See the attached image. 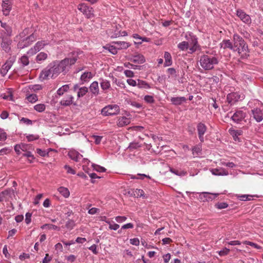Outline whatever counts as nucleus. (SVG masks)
I'll use <instances>...</instances> for the list:
<instances>
[{
    "mask_svg": "<svg viewBox=\"0 0 263 263\" xmlns=\"http://www.w3.org/2000/svg\"><path fill=\"white\" fill-rule=\"evenodd\" d=\"M245 99V95L240 91L232 92L227 95V100L229 104H234L236 102Z\"/></svg>",
    "mask_w": 263,
    "mask_h": 263,
    "instance_id": "6e6552de",
    "label": "nucleus"
},
{
    "mask_svg": "<svg viewBox=\"0 0 263 263\" xmlns=\"http://www.w3.org/2000/svg\"><path fill=\"white\" fill-rule=\"evenodd\" d=\"M131 61L137 64H142L145 61L144 56L140 54H137L133 56Z\"/></svg>",
    "mask_w": 263,
    "mask_h": 263,
    "instance_id": "a878e982",
    "label": "nucleus"
},
{
    "mask_svg": "<svg viewBox=\"0 0 263 263\" xmlns=\"http://www.w3.org/2000/svg\"><path fill=\"white\" fill-rule=\"evenodd\" d=\"M88 92V88L86 87H82L79 89L78 91V97L81 98L83 97Z\"/></svg>",
    "mask_w": 263,
    "mask_h": 263,
    "instance_id": "37998d69",
    "label": "nucleus"
},
{
    "mask_svg": "<svg viewBox=\"0 0 263 263\" xmlns=\"http://www.w3.org/2000/svg\"><path fill=\"white\" fill-rule=\"evenodd\" d=\"M164 67L170 66L173 64L172 57L171 54L167 51H165L164 53Z\"/></svg>",
    "mask_w": 263,
    "mask_h": 263,
    "instance_id": "4be33fe9",
    "label": "nucleus"
},
{
    "mask_svg": "<svg viewBox=\"0 0 263 263\" xmlns=\"http://www.w3.org/2000/svg\"><path fill=\"white\" fill-rule=\"evenodd\" d=\"M48 58V54L44 52H40L36 57L35 60L38 63H41Z\"/></svg>",
    "mask_w": 263,
    "mask_h": 263,
    "instance_id": "2f4dec72",
    "label": "nucleus"
},
{
    "mask_svg": "<svg viewBox=\"0 0 263 263\" xmlns=\"http://www.w3.org/2000/svg\"><path fill=\"white\" fill-rule=\"evenodd\" d=\"M144 100L148 103H153L154 102V97L150 95H146L144 98Z\"/></svg>",
    "mask_w": 263,
    "mask_h": 263,
    "instance_id": "13d9d810",
    "label": "nucleus"
},
{
    "mask_svg": "<svg viewBox=\"0 0 263 263\" xmlns=\"http://www.w3.org/2000/svg\"><path fill=\"white\" fill-rule=\"evenodd\" d=\"M68 155L71 159L77 162H80L83 157L81 154L74 149H70Z\"/></svg>",
    "mask_w": 263,
    "mask_h": 263,
    "instance_id": "2eb2a0df",
    "label": "nucleus"
},
{
    "mask_svg": "<svg viewBox=\"0 0 263 263\" xmlns=\"http://www.w3.org/2000/svg\"><path fill=\"white\" fill-rule=\"evenodd\" d=\"M114 43L115 45H117L119 50L127 49L130 46L129 43L124 41L115 42H114Z\"/></svg>",
    "mask_w": 263,
    "mask_h": 263,
    "instance_id": "c756f323",
    "label": "nucleus"
},
{
    "mask_svg": "<svg viewBox=\"0 0 263 263\" xmlns=\"http://www.w3.org/2000/svg\"><path fill=\"white\" fill-rule=\"evenodd\" d=\"M12 1L10 0L3 1L2 4L3 14L7 16L12 9Z\"/></svg>",
    "mask_w": 263,
    "mask_h": 263,
    "instance_id": "4468645a",
    "label": "nucleus"
},
{
    "mask_svg": "<svg viewBox=\"0 0 263 263\" xmlns=\"http://www.w3.org/2000/svg\"><path fill=\"white\" fill-rule=\"evenodd\" d=\"M69 89V85H64L58 89L57 93L59 96H62L64 92H67Z\"/></svg>",
    "mask_w": 263,
    "mask_h": 263,
    "instance_id": "58836bf2",
    "label": "nucleus"
},
{
    "mask_svg": "<svg viewBox=\"0 0 263 263\" xmlns=\"http://www.w3.org/2000/svg\"><path fill=\"white\" fill-rule=\"evenodd\" d=\"M104 48L106 49H107L110 53H111L113 54H116L118 52V48H117V45H106Z\"/></svg>",
    "mask_w": 263,
    "mask_h": 263,
    "instance_id": "4c0bfd02",
    "label": "nucleus"
},
{
    "mask_svg": "<svg viewBox=\"0 0 263 263\" xmlns=\"http://www.w3.org/2000/svg\"><path fill=\"white\" fill-rule=\"evenodd\" d=\"M210 171L213 175L216 176H227L229 174L228 172L222 167L212 168Z\"/></svg>",
    "mask_w": 263,
    "mask_h": 263,
    "instance_id": "f3484780",
    "label": "nucleus"
},
{
    "mask_svg": "<svg viewBox=\"0 0 263 263\" xmlns=\"http://www.w3.org/2000/svg\"><path fill=\"white\" fill-rule=\"evenodd\" d=\"M2 29H0V37H7L12 35V30L11 27L5 23L0 21Z\"/></svg>",
    "mask_w": 263,
    "mask_h": 263,
    "instance_id": "9b49d317",
    "label": "nucleus"
},
{
    "mask_svg": "<svg viewBox=\"0 0 263 263\" xmlns=\"http://www.w3.org/2000/svg\"><path fill=\"white\" fill-rule=\"evenodd\" d=\"M2 42L1 43V47L6 52H9L10 50V44L11 43V40H8L7 37H1Z\"/></svg>",
    "mask_w": 263,
    "mask_h": 263,
    "instance_id": "6ab92c4d",
    "label": "nucleus"
},
{
    "mask_svg": "<svg viewBox=\"0 0 263 263\" xmlns=\"http://www.w3.org/2000/svg\"><path fill=\"white\" fill-rule=\"evenodd\" d=\"M41 228L42 229V230H44V229H48V230H51V229H53V230H58V231H59L60 230V227L55 226V225H53L52 224H43V226H42L41 227Z\"/></svg>",
    "mask_w": 263,
    "mask_h": 263,
    "instance_id": "e433bc0d",
    "label": "nucleus"
},
{
    "mask_svg": "<svg viewBox=\"0 0 263 263\" xmlns=\"http://www.w3.org/2000/svg\"><path fill=\"white\" fill-rule=\"evenodd\" d=\"M78 53L73 52L71 56H69L61 61H54L49 64L40 73V78L42 80L57 78L61 72L66 73L71 66L75 64L78 60Z\"/></svg>",
    "mask_w": 263,
    "mask_h": 263,
    "instance_id": "f257e3e1",
    "label": "nucleus"
},
{
    "mask_svg": "<svg viewBox=\"0 0 263 263\" xmlns=\"http://www.w3.org/2000/svg\"><path fill=\"white\" fill-rule=\"evenodd\" d=\"M34 109L39 112H43L46 109V106L44 104H37L34 106Z\"/></svg>",
    "mask_w": 263,
    "mask_h": 263,
    "instance_id": "ea45409f",
    "label": "nucleus"
},
{
    "mask_svg": "<svg viewBox=\"0 0 263 263\" xmlns=\"http://www.w3.org/2000/svg\"><path fill=\"white\" fill-rule=\"evenodd\" d=\"M236 15L243 23L247 24H251V19L250 16L248 14H246L242 10H237L236 11Z\"/></svg>",
    "mask_w": 263,
    "mask_h": 263,
    "instance_id": "ddd939ff",
    "label": "nucleus"
},
{
    "mask_svg": "<svg viewBox=\"0 0 263 263\" xmlns=\"http://www.w3.org/2000/svg\"><path fill=\"white\" fill-rule=\"evenodd\" d=\"M144 195V192L140 189H136L134 192V196L137 197H141Z\"/></svg>",
    "mask_w": 263,
    "mask_h": 263,
    "instance_id": "774afa93",
    "label": "nucleus"
},
{
    "mask_svg": "<svg viewBox=\"0 0 263 263\" xmlns=\"http://www.w3.org/2000/svg\"><path fill=\"white\" fill-rule=\"evenodd\" d=\"M127 219L126 216H118L115 217V220L118 223H122Z\"/></svg>",
    "mask_w": 263,
    "mask_h": 263,
    "instance_id": "680f3d73",
    "label": "nucleus"
},
{
    "mask_svg": "<svg viewBox=\"0 0 263 263\" xmlns=\"http://www.w3.org/2000/svg\"><path fill=\"white\" fill-rule=\"evenodd\" d=\"M90 92L95 96L99 94V84L97 81H93L89 86Z\"/></svg>",
    "mask_w": 263,
    "mask_h": 263,
    "instance_id": "412c9836",
    "label": "nucleus"
},
{
    "mask_svg": "<svg viewBox=\"0 0 263 263\" xmlns=\"http://www.w3.org/2000/svg\"><path fill=\"white\" fill-rule=\"evenodd\" d=\"M189 51L188 53L192 54L196 52L197 50H200V46L198 44V41H195L192 43L189 44Z\"/></svg>",
    "mask_w": 263,
    "mask_h": 263,
    "instance_id": "b1692460",
    "label": "nucleus"
},
{
    "mask_svg": "<svg viewBox=\"0 0 263 263\" xmlns=\"http://www.w3.org/2000/svg\"><path fill=\"white\" fill-rule=\"evenodd\" d=\"M80 162H82V163L83 164L82 167H83V170L85 172H87V165H88L89 163V162H90L89 160H88L86 158H83L82 157V159L81 160Z\"/></svg>",
    "mask_w": 263,
    "mask_h": 263,
    "instance_id": "de8ad7c7",
    "label": "nucleus"
},
{
    "mask_svg": "<svg viewBox=\"0 0 263 263\" xmlns=\"http://www.w3.org/2000/svg\"><path fill=\"white\" fill-rule=\"evenodd\" d=\"M198 137L200 141L202 142L204 141L203 135L206 131V127L202 123H199L197 126Z\"/></svg>",
    "mask_w": 263,
    "mask_h": 263,
    "instance_id": "dca6fc26",
    "label": "nucleus"
},
{
    "mask_svg": "<svg viewBox=\"0 0 263 263\" xmlns=\"http://www.w3.org/2000/svg\"><path fill=\"white\" fill-rule=\"evenodd\" d=\"M200 66L204 70H211L218 64V58L212 55L203 54L199 57L198 61Z\"/></svg>",
    "mask_w": 263,
    "mask_h": 263,
    "instance_id": "f03ea898",
    "label": "nucleus"
},
{
    "mask_svg": "<svg viewBox=\"0 0 263 263\" xmlns=\"http://www.w3.org/2000/svg\"><path fill=\"white\" fill-rule=\"evenodd\" d=\"M93 77V74L90 72H85L81 76V80L83 82H87L89 81Z\"/></svg>",
    "mask_w": 263,
    "mask_h": 263,
    "instance_id": "473e14b6",
    "label": "nucleus"
},
{
    "mask_svg": "<svg viewBox=\"0 0 263 263\" xmlns=\"http://www.w3.org/2000/svg\"><path fill=\"white\" fill-rule=\"evenodd\" d=\"M177 47L180 51L189 50V43L186 41H182L177 45Z\"/></svg>",
    "mask_w": 263,
    "mask_h": 263,
    "instance_id": "f704fd0d",
    "label": "nucleus"
},
{
    "mask_svg": "<svg viewBox=\"0 0 263 263\" xmlns=\"http://www.w3.org/2000/svg\"><path fill=\"white\" fill-rule=\"evenodd\" d=\"M185 38L187 41L186 42L189 44L192 43L195 41H198L197 37L191 32L186 33L185 35Z\"/></svg>",
    "mask_w": 263,
    "mask_h": 263,
    "instance_id": "c85d7f7f",
    "label": "nucleus"
},
{
    "mask_svg": "<svg viewBox=\"0 0 263 263\" xmlns=\"http://www.w3.org/2000/svg\"><path fill=\"white\" fill-rule=\"evenodd\" d=\"M64 168L66 170V172L68 174H70L72 175H74L76 174V171L72 169L69 165H65L64 166Z\"/></svg>",
    "mask_w": 263,
    "mask_h": 263,
    "instance_id": "bf43d9fd",
    "label": "nucleus"
},
{
    "mask_svg": "<svg viewBox=\"0 0 263 263\" xmlns=\"http://www.w3.org/2000/svg\"><path fill=\"white\" fill-rule=\"evenodd\" d=\"M248 105L252 109V114L253 118L257 122H260L263 120V105L262 103L258 100H250Z\"/></svg>",
    "mask_w": 263,
    "mask_h": 263,
    "instance_id": "20e7f679",
    "label": "nucleus"
},
{
    "mask_svg": "<svg viewBox=\"0 0 263 263\" xmlns=\"http://www.w3.org/2000/svg\"><path fill=\"white\" fill-rule=\"evenodd\" d=\"M26 99L30 103H35L38 100V97L35 94H31L26 97Z\"/></svg>",
    "mask_w": 263,
    "mask_h": 263,
    "instance_id": "a18cd8bd",
    "label": "nucleus"
},
{
    "mask_svg": "<svg viewBox=\"0 0 263 263\" xmlns=\"http://www.w3.org/2000/svg\"><path fill=\"white\" fill-rule=\"evenodd\" d=\"M236 197L241 201H249L251 200V198L253 197L250 195H236Z\"/></svg>",
    "mask_w": 263,
    "mask_h": 263,
    "instance_id": "79ce46f5",
    "label": "nucleus"
},
{
    "mask_svg": "<svg viewBox=\"0 0 263 263\" xmlns=\"http://www.w3.org/2000/svg\"><path fill=\"white\" fill-rule=\"evenodd\" d=\"M18 62L22 65L23 66H27L29 64V59L27 56L24 55L21 57L19 59Z\"/></svg>",
    "mask_w": 263,
    "mask_h": 263,
    "instance_id": "a19ab883",
    "label": "nucleus"
},
{
    "mask_svg": "<svg viewBox=\"0 0 263 263\" xmlns=\"http://www.w3.org/2000/svg\"><path fill=\"white\" fill-rule=\"evenodd\" d=\"M221 164L222 165H224L230 168H233L236 166V165L233 162H227L225 161H222L221 162Z\"/></svg>",
    "mask_w": 263,
    "mask_h": 263,
    "instance_id": "e2e57ef3",
    "label": "nucleus"
},
{
    "mask_svg": "<svg viewBox=\"0 0 263 263\" xmlns=\"http://www.w3.org/2000/svg\"><path fill=\"white\" fill-rule=\"evenodd\" d=\"M49 42L47 41H41L37 42L33 47L30 49L27 52L29 55H33L36 52L42 49L46 45H48Z\"/></svg>",
    "mask_w": 263,
    "mask_h": 263,
    "instance_id": "1a4fd4ad",
    "label": "nucleus"
},
{
    "mask_svg": "<svg viewBox=\"0 0 263 263\" xmlns=\"http://www.w3.org/2000/svg\"><path fill=\"white\" fill-rule=\"evenodd\" d=\"M24 156H25L28 158V161L30 163L32 162V160L34 159V157L30 152H26L23 154Z\"/></svg>",
    "mask_w": 263,
    "mask_h": 263,
    "instance_id": "6e6d98bb",
    "label": "nucleus"
},
{
    "mask_svg": "<svg viewBox=\"0 0 263 263\" xmlns=\"http://www.w3.org/2000/svg\"><path fill=\"white\" fill-rule=\"evenodd\" d=\"M20 121L21 122L27 125H30L32 124V121L26 118H22V119L20 120Z\"/></svg>",
    "mask_w": 263,
    "mask_h": 263,
    "instance_id": "052dcab7",
    "label": "nucleus"
},
{
    "mask_svg": "<svg viewBox=\"0 0 263 263\" xmlns=\"http://www.w3.org/2000/svg\"><path fill=\"white\" fill-rule=\"evenodd\" d=\"M12 66V62L11 61H7L2 66L1 69V73L2 76H5L8 70L11 68Z\"/></svg>",
    "mask_w": 263,
    "mask_h": 263,
    "instance_id": "aec40b11",
    "label": "nucleus"
},
{
    "mask_svg": "<svg viewBox=\"0 0 263 263\" xmlns=\"http://www.w3.org/2000/svg\"><path fill=\"white\" fill-rule=\"evenodd\" d=\"M28 33V29H25L20 34L19 37L20 41L18 42V46L20 48H23L29 46L36 40V37L34 36L33 34L26 37Z\"/></svg>",
    "mask_w": 263,
    "mask_h": 263,
    "instance_id": "39448f33",
    "label": "nucleus"
},
{
    "mask_svg": "<svg viewBox=\"0 0 263 263\" xmlns=\"http://www.w3.org/2000/svg\"><path fill=\"white\" fill-rule=\"evenodd\" d=\"M130 178L133 179H143V177H147L149 179L151 178L150 176H147L144 174H138L137 176L131 175H130Z\"/></svg>",
    "mask_w": 263,
    "mask_h": 263,
    "instance_id": "49530a36",
    "label": "nucleus"
},
{
    "mask_svg": "<svg viewBox=\"0 0 263 263\" xmlns=\"http://www.w3.org/2000/svg\"><path fill=\"white\" fill-rule=\"evenodd\" d=\"M73 97L72 95H67L60 101V104L62 106H67L71 105L73 101Z\"/></svg>",
    "mask_w": 263,
    "mask_h": 263,
    "instance_id": "a211bd4d",
    "label": "nucleus"
},
{
    "mask_svg": "<svg viewBox=\"0 0 263 263\" xmlns=\"http://www.w3.org/2000/svg\"><path fill=\"white\" fill-rule=\"evenodd\" d=\"M37 153L42 157H45L48 155V153L45 151L42 150L41 149L37 148L36 149Z\"/></svg>",
    "mask_w": 263,
    "mask_h": 263,
    "instance_id": "69168bd1",
    "label": "nucleus"
},
{
    "mask_svg": "<svg viewBox=\"0 0 263 263\" xmlns=\"http://www.w3.org/2000/svg\"><path fill=\"white\" fill-rule=\"evenodd\" d=\"M92 137L95 140V143L96 144H100L101 141V140H102V136H96V135H93L92 136Z\"/></svg>",
    "mask_w": 263,
    "mask_h": 263,
    "instance_id": "338daca9",
    "label": "nucleus"
},
{
    "mask_svg": "<svg viewBox=\"0 0 263 263\" xmlns=\"http://www.w3.org/2000/svg\"><path fill=\"white\" fill-rule=\"evenodd\" d=\"M78 9L85 14L87 18H91L93 16V9L88 7L84 4H80L78 6Z\"/></svg>",
    "mask_w": 263,
    "mask_h": 263,
    "instance_id": "f8f14e48",
    "label": "nucleus"
},
{
    "mask_svg": "<svg viewBox=\"0 0 263 263\" xmlns=\"http://www.w3.org/2000/svg\"><path fill=\"white\" fill-rule=\"evenodd\" d=\"M230 249L227 248H224L222 250L218 251V253L220 256H223L228 255Z\"/></svg>",
    "mask_w": 263,
    "mask_h": 263,
    "instance_id": "864d4df0",
    "label": "nucleus"
},
{
    "mask_svg": "<svg viewBox=\"0 0 263 263\" xmlns=\"http://www.w3.org/2000/svg\"><path fill=\"white\" fill-rule=\"evenodd\" d=\"M170 170L172 173L179 176H183L186 174V172L182 170H178L172 168H171Z\"/></svg>",
    "mask_w": 263,
    "mask_h": 263,
    "instance_id": "c03bdc74",
    "label": "nucleus"
},
{
    "mask_svg": "<svg viewBox=\"0 0 263 263\" xmlns=\"http://www.w3.org/2000/svg\"><path fill=\"white\" fill-rule=\"evenodd\" d=\"M243 243L245 244V245H249L250 246H252L257 249H261V247L259 246V245H258L257 244L255 243H254L253 242H251V241H245L243 242Z\"/></svg>",
    "mask_w": 263,
    "mask_h": 263,
    "instance_id": "603ef678",
    "label": "nucleus"
},
{
    "mask_svg": "<svg viewBox=\"0 0 263 263\" xmlns=\"http://www.w3.org/2000/svg\"><path fill=\"white\" fill-rule=\"evenodd\" d=\"M31 216L32 214L29 212L26 214V218L25 219V222L27 224H29L31 221Z\"/></svg>",
    "mask_w": 263,
    "mask_h": 263,
    "instance_id": "0e129e2a",
    "label": "nucleus"
},
{
    "mask_svg": "<svg viewBox=\"0 0 263 263\" xmlns=\"http://www.w3.org/2000/svg\"><path fill=\"white\" fill-rule=\"evenodd\" d=\"M139 88L143 89H148L150 88L151 87L149 85L146 83L145 81L138 79L137 80V86Z\"/></svg>",
    "mask_w": 263,
    "mask_h": 263,
    "instance_id": "c9c22d12",
    "label": "nucleus"
},
{
    "mask_svg": "<svg viewBox=\"0 0 263 263\" xmlns=\"http://www.w3.org/2000/svg\"><path fill=\"white\" fill-rule=\"evenodd\" d=\"M231 135L233 137V139L235 141H239V136H240L242 134L241 130H235L233 129H230L229 130Z\"/></svg>",
    "mask_w": 263,
    "mask_h": 263,
    "instance_id": "393cba45",
    "label": "nucleus"
},
{
    "mask_svg": "<svg viewBox=\"0 0 263 263\" xmlns=\"http://www.w3.org/2000/svg\"><path fill=\"white\" fill-rule=\"evenodd\" d=\"M7 138L6 133L3 129L0 128V141H4L6 140Z\"/></svg>",
    "mask_w": 263,
    "mask_h": 263,
    "instance_id": "4d7b16f0",
    "label": "nucleus"
},
{
    "mask_svg": "<svg viewBox=\"0 0 263 263\" xmlns=\"http://www.w3.org/2000/svg\"><path fill=\"white\" fill-rule=\"evenodd\" d=\"M120 107L118 105L111 104L104 107L101 110L103 116H109L118 114L120 112Z\"/></svg>",
    "mask_w": 263,
    "mask_h": 263,
    "instance_id": "0eeeda50",
    "label": "nucleus"
},
{
    "mask_svg": "<svg viewBox=\"0 0 263 263\" xmlns=\"http://www.w3.org/2000/svg\"><path fill=\"white\" fill-rule=\"evenodd\" d=\"M186 99L184 97H172L171 98L172 103L175 105H179L185 102Z\"/></svg>",
    "mask_w": 263,
    "mask_h": 263,
    "instance_id": "5701e85b",
    "label": "nucleus"
},
{
    "mask_svg": "<svg viewBox=\"0 0 263 263\" xmlns=\"http://www.w3.org/2000/svg\"><path fill=\"white\" fill-rule=\"evenodd\" d=\"M132 115L127 111L122 116L117 117L116 125L118 127H123L129 125L131 122Z\"/></svg>",
    "mask_w": 263,
    "mask_h": 263,
    "instance_id": "423d86ee",
    "label": "nucleus"
},
{
    "mask_svg": "<svg viewBox=\"0 0 263 263\" xmlns=\"http://www.w3.org/2000/svg\"><path fill=\"white\" fill-rule=\"evenodd\" d=\"M92 166L94 170L99 172H104L106 171V169L104 167L98 165L92 164Z\"/></svg>",
    "mask_w": 263,
    "mask_h": 263,
    "instance_id": "3c124183",
    "label": "nucleus"
},
{
    "mask_svg": "<svg viewBox=\"0 0 263 263\" xmlns=\"http://www.w3.org/2000/svg\"><path fill=\"white\" fill-rule=\"evenodd\" d=\"M100 86L104 91H107L110 88V83L108 80L101 79H100Z\"/></svg>",
    "mask_w": 263,
    "mask_h": 263,
    "instance_id": "cd10ccee",
    "label": "nucleus"
},
{
    "mask_svg": "<svg viewBox=\"0 0 263 263\" xmlns=\"http://www.w3.org/2000/svg\"><path fill=\"white\" fill-rule=\"evenodd\" d=\"M228 206L226 202H218L215 204V207L218 209H226Z\"/></svg>",
    "mask_w": 263,
    "mask_h": 263,
    "instance_id": "8fccbe9b",
    "label": "nucleus"
},
{
    "mask_svg": "<svg viewBox=\"0 0 263 263\" xmlns=\"http://www.w3.org/2000/svg\"><path fill=\"white\" fill-rule=\"evenodd\" d=\"M220 45L221 47L224 49L229 48L233 51V42H231L229 40H223Z\"/></svg>",
    "mask_w": 263,
    "mask_h": 263,
    "instance_id": "7c9ffc66",
    "label": "nucleus"
},
{
    "mask_svg": "<svg viewBox=\"0 0 263 263\" xmlns=\"http://www.w3.org/2000/svg\"><path fill=\"white\" fill-rule=\"evenodd\" d=\"M107 223L109 224V229L113 230H117L120 227L118 224L111 223L110 221H107Z\"/></svg>",
    "mask_w": 263,
    "mask_h": 263,
    "instance_id": "09e8293b",
    "label": "nucleus"
},
{
    "mask_svg": "<svg viewBox=\"0 0 263 263\" xmlns=\"http://www.w3.org/2000/svg\"><path fill=\"white\" fill-rule=\"evenodd\" d=\"M233 51L237 52L241 56H246L248 52V47L246 43L238 34H234L233 37Z\"/></svg>",
    "mask_w": 263,
    "mask_h": 263,
    "instance_id": "7ed1b4c3",
    "label": "nucleus"
},
{
    "mask_svg": "<svg viewBox=\"0 0 263 263\" xmlns=\"http://www.w3.org/2000/svg\"><path fill=\"white\" fill-rule=\"evenodd\" d=\"M12 192L11 189L6 190L0 193V202L4 200H6L10 196V195Z\"/></svg>",
    "mask_w": 263,
    "mask_h": 263,
    "instance_id": "bb28decb",
    "label": "nucleus"
},
{
    "mask_svg": "<svg viewBox=\"0 0 263 263\" xmlns=\"http://www.w3.org/2000/svg\"><path fill=\"white\" fill-rule=\"evenodd\" d=\"M247 116V114L243 110L239 109L235 111V113L231 117V119L233 122L236 123H240L242 121L247 122L245 118Z\"/></svg>",
    "mask_w": 263,
    "mask_h": 263,
    "instance_id": "9d476101",
    "label": "nucleus"
},
{
    "mask_svg": "<svg viewBox=\"0 0 263 263\" xmlns=\"http://www.w3.org/2000/svg\"><path fill=\"white\" fill-rule=\"evenodd\" d=\"M58 191L65 198H68L70 195L69 191L67 187L60 186L58 188Z\"/></svg>",
    "mask_w": 263,
    "mask_h": 263,
    "instance_id": "72a5a7b5",
    "label": "nucleus"
},
{
    "mask_svg": "<svg viewBox=\"0 0 263 263\" xmlns=\"http://www.w3.org/2000/svg\"><path fill=\"white\" fill-rule=\"evenodd\" d=\"M26 138L28 141H32L37 140L39 137L37 135H28L26 136Z\"/></svg>",
    "mask_w": 263,
    "mask_h": 263,
    "instance_id": "5fc2aeb1",
    "label": "nucleus"
}]
</instances>
